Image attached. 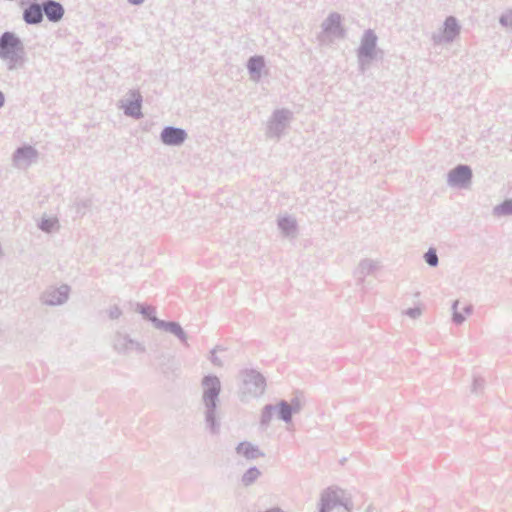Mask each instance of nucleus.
Listing matches in <instances>:
<instances>
[{"mask_svg":"<svg viewBox=\"0 0 512 512\" xmlns=\"http://www.w3.org/2000/svg\"><path fill=\"white\" fill-rule=\"evenodd\" d=\"M342 505L340 494L328 488L321 494L319 512H330L337 506Z\"/></svg>","mask_w":512,"mask_h":512,"instance_id":"f3484780","label":"nucleus"},{"mask_svg":"<svg viewBox=\"0 0 512 512\" xmlns=\"http://www.w3.org/2000/svg\"><path fill=\"white\" fill-rule=\"evenodd\" d=\"M154 328L167 332L173 336H175L181 344L185 347L189 346L188 343V334L185 332L183 327L179 322L176 321H165L159 318H155L153 321Z\"/></svg>","mask_w":512,"mask_h":512,"instance_id":"9d476101","label":"nucleus"},{"mask_svg":"<svg viewBox=\"0 0 512 512\" xmlns=\"http://www.w3.org/2000/svg\"><path fill=\"white\" fill-rule=\"evenodd\" d=\"M145 0H128L132 5H141Z\"/></svg>","mask_w":512,"mask_h":512,"instance_id":"a19ab883","label":"nucleus"},{"mask_svg":"<svg viewBox=\"0 0 512 512\" xmlns=\"http://www.w3.org/2000/svg\"><path fill=\"white\" fill-rule=\"evenodd\" d=\"M290 405V408H291V411L294 413V414H297L301 411L302 409V403L300 401L299 398L297 397H294L291 402L289 403Z\"/></svg>","mask_w":512,"mask_h":512,"instance_id":"e433bc0d","label":"nucleus"},{"mask_svg":"<svg viewBox=\"0 0 512 512\" xmlns=\"http://www.w3.org/2000/svg\"><path fill=\"white\" fill-rule=\"evenodd\" d=\"M260 475L261 472L257 467H251L242 475V484L244 486H250L260 477Z\"/></svg>","mask_w":512,"mask_h":512,"instance_id":"cd10ccee","label":"nucleus"},{"mask_svg":"<svg viewBox=\"0 0 512 512\" xmlns=\"http://www.w3.org/2000/svg\"><path fill=\"white\" fill-rule=\"evenodd\" d=\"M276 412L275 405L267 404L263 407L261 418H260V425L264 428L268 427L270 424L273 414Z\"/></svg>","mask_w":512,"mask_h":512,"instance_id":"bb28decb","label":"nucleus"},{"mask_svg":"<svg viewBox=\"0 0 512 512\" xmlns=\"http://www.w3.org/2000/svg\"><path fill=\"white\" fill-rule=\"evenodd\" d=\"M218 349H220V348L215 347L214 349L211 350L209 359L214 366L223 367V365H224L223 361L216 355V351Z\"/></svg>","mask_w":512,"mask_h":512,"instance_id":"c9c22d12","label":"nucleus"},{"mask_svg":"<svg viewBox=\"0 0 512 512\" xmlns=\"http://www.w3.org/2000/svg\"><path fill=\"white\" fill-rule=\"evenodd\" d=\"M23 21L28 25H38L44 19L42 4L30 3L22 13Z\"/></svg>","mask_w":512,"mask_h":512,"instance_id":"a211bd4d","label":"nucleus"},{"mask_svg":"<svg viewBox=\"0 0 512 512\" xmlns=\"http://www.w3.org/2000/svg\"><path fill=\"white\" fill-rule=\"evenodd\" d=\"M377 39V35L372 29L364 31L360 46L357 50V55L360 61H362L363 58L368 60L374 59Z\"/></svg>","mask_w":512,"mask_h":512,"instance_id":"9b49d317","label":"nucleus"},{"mask_svg":"<svg viewBox=\"0 0 512 512\" xmlns=\"http://www.w3.org/2000/svg\"><path fill=\"white\" fill-rule=\"evenodd\" d=\"M472 177L471 167L459 164L448 172L447 184L450 187L467 188L471 184Z\"/></svg>","mask_w":512,"mask_h":512,"instance_id":"0eeeda50","label":"nucleus"},{"mask_svg":"<svg viewBox=\"0 0 512 512\" xmlns=\"http://www.w3.org/2000/svg\"><path fill=\"white\" fill-rule=\"evenodd\" d=\"M39 157L38 151L31 145L18 147L12 155L13 166L20 170H25L36 163Z\"/></svg>","mask_w":512,"mask_h":512,"instance_id":"423d86ee","label":"nucleus"},{"mask_svg":"<svg viewBox=\"0 0 512 512\" xmlns=\"http://www.w3.org/2000/svg\"><path fill=\"white\" fill-rule=\"evenodd\" d=\"M239 399L247 402L252 398L262 396L266 390L265 377L255 369H243L239 373Z\"/></svg>","mask_w":512,"mask_h":512,"instance_id":"f03ea898","label":"nucleus"},{"mask_svg":"<svg viewBox=\"0 0 512 512\" xmlns=\"http://www.w3.org/2000/svg\"><path fill=\"white\" fill-rule=\"evenodd\" d=\"M201 388V402L204 407L206 429L210 434L217 435L220 432L218 406L220 402L221 381L216 375H206L201 380Z\"/></svg>","mask_w":512,"mask_h":512,"instance_id":"f257e3e1","label":"nucleus"},{"mask_svg":"<svg viewBox=\"0 0 512 512\" xmlns=\"http://www.w3.org/2000/svg\"><path fill=\"white\" fill-rule=\"evenodd\" d=\"M377 267L378 265L376 261L364 259L360 261V263L358 264L355 270V276L358 278L360 282H363L364 278L367 275L372 274L377 269Z\"/></svg>","mask_w":512,"mask_h":512,"instance_id":"4be33fe9","label":"nucleus"},{"mask_svg":"<svg viewBox=\"0 0 512 512\" xmlns=\"http://www.w3.org/2000/svg\"><path fill=\"white\" fill-rule=\"evenodd\" d=\"M459 300H455L452 304V320L455 324L461 325L465 321V316L458 311Z\"/></svg>","mask_w":512,"mask_h":512,"instance_id":"2f4dec72","label":"nucleus"},{"mask_svg":"<svg viewBox=\"0 0 512 512\" xmlns=\"http://www.w3.org/2000/svg\"><path fill=\"white\" fill-rule=\"evenodd\" d=\"M484 388V379L481 377H474L471 392L479 394Z\"/></svg>","mask_w":512,"mask_h":512,"instance_id":"72a5a7b5","label":"nucleus"},{"mask_svg":"<svg viewBox=\"0 0 512 512\" xmlns=\"http://www.w3.org/2000/svg\"><path fill=\"white\" fill-rule=\"evenodd\" d=\"M460 25L454 16H448L440 33H434L432 40L434 44L451 43L460 33Z\"/></svg>","mask_w":512,"mask_h":512,"instance_id":"1a4fd4ad","label":"nucleus"},{"mask_svg":"<svg viewBox=\"0 0 512 512\" xmlns=\"http://www.w3.org/2000/svg\"><path fill=\"white\" fill-rule=\"evenodd\" d=\"M136 312L140 313L145 319L149 320L152 324L156 317V309L153 306L138 303Z\"/></svg>","mask_w":512,"mask_h":512,"instance_id":"c85d7f7f","label":"nucleus"},{"mask_svg":"<svg viewBox=\"0 0 512 512\" xmlns=\"http://www.w3.org/2000/svg\"><path fill=\"white\" fill-rule=\"evenodd\" d=\"M265 66V61L263 56L255 55L248 59L247 69L251 75V79L255 82L260 80L261 71Z\"/></svg>","mask_w":512,"mask_h":512,"instance_id":"412c9836","label":"nucleus"},{"mask_svg":"<svg viewBox=\"0 0 512 512\" xmlns=\"http://www.w3.org/2000/svg\"><path fill=\"white\" fill-rule=\"evenodd\" d=\"M143 103V97L139 90L130 89L122 98L118 101L117 106L123 110L124 114L134 119H140L143 117L141 111Z\"/></svg>","mask_w":512,"mask_h":512,"instance_id":"39448f33","label":"nucleus"},{"mask_svg":"<svg viewBox=\"0 0 512 512\" xmlns=\"http://www.w3.org/2000/svg\"><path fill=\"white\" fill-rule=\"evenodd\" d=\"M463 311L466 315H471L473 312V306L471 304H467L465 307H463Z\"/></svg>","mask_w":512,"mask_h":512,"instance_id":"58836bf2","label":"nucleus"},{"mask_svg":"<svg viewBox=\"0 0 512 512\" xmlns=\"http://www.w3.org/2000/svg\"><path fill=\"white\" fill-rule=\"evenodd\" d=\"M279 229L287 237H294L297 231L296 219L291 216L280 217L277 221Z\"/></svg>","mask_w":512,"mask_h":512,"instance_id":"5701e85b","label":"nucleus"},{"mask_svg":"<svg viewBox=\"0 0 512 512\" xmlns=\"http://www.w3.org/2000/svg\"><path fill=\"white\" fill-rule=\"evenodd\" d=\"M293 120V112L286 108L273 111L267 122L266 136L270 139L280 140L285 134V130L290 126Z\"/></svg>","mask_w":512,"mask_h":512,"instance_id":"7ed1b4c3","label":"nucleus"},{"mask_svg":"<svg viewBox=\"0 0 512 512\" xmlns=\"http://www.w3.org/2000/svg\"><path fill=\"white\" fill-rule=\"evenodd\" d=\"M43 13L50 22L57 23L62 20L65 10L63 5L55 0H48L42 4Z\"/></svg>","mask_w":512,"mask_h":512,"instance_id":"6ab92c4d","label":"nucleus"},{"mask_svg":"<svg viewBox=\"0 0 512 512\" xmlns=\"http://www.w3.org/2000/svg\"><path fill=\"white\" fill-rule=\"evenodd\" d=\"M423 257L427 265L430 267H436L439 264V258L435 248H429Z\"/></svg>","mask_w":512,"mask_h":512,"instance_id":"7c9ffc66","label":"nucleus"},{"mask_svg":"<svg viewBox=\"0 0 512 512\" xmlns=\"http://www.w3.org/2000/svg\"><path fill=\"white\" fill-rule=\"evenodd\" d=\"M92 200L90 198H77L73 202L71 208L75 211L77 216H84L91 208Z\"/></svg>","mask_w":512,"mask_h":512,"instance_id":"393cba45","label":"nucleus"},{"mask_svg":"<svg viewBox=\"0 0 512 512\" xmlns=\"http://www.w3.org/2000/svg\"><path fill=\"white\" fill-rule=\"evenodd\" d=\"M187 138V132L175 126H165L160 133V140L166 146L179 147Z\"/></svg>","mask_w":512,"mask_h":512,"instance_id":"f8f14e48","label":"nucleus"},{"mask_svg":"<svg viewBox=\"0 0 512 512\" xmlns=\"http://www.w3.org/2000/svg\"><path fill=\"white\" fill-rule=\"evenodd\" d=\"M499 23L505 28L512 29V9L507 10L499 18Z\"/></svg>","mask_w":512,"mask_h":512,"instance_id":"473e14b6","label":"nucleus"},{"mask_svg":"<svg viewBox=\"0 0 512 512\" xmlns=\"http://www.w3.org/2000/svg\"><path fill=\"white\" fill-rule=\"evenodd\" d=\"M404 313L412 319H417L421 316L422 311L419 307H414L408 308Z\"/></svg>","mask_w":512,"mask_h":512,"instance_id":"4c0bfd02","label":"nucleus"},{"mask_svg":"<svg viewBox=\"0 0 512 512\" xmlns=\"http://www.w3.org/2000/svg\"><path fill=\"white\" fill-rule=\"evenodd\" d=\"M107 314L111 320H116L122 315V310L117 305H112L107 309Z\"/></svg>","mask_w":512,"mask_h":512,"instance_id":"f704fd0d","label":"nucleus"},{"mask_svg":"<svg viewBox=\"0 0 512 512\" xmlns=\"http://www.w3.org/2000/svg\"><path fill=\"white\" fill-rule=\"evenodd\" d=\"M113 350L123 356H128L131 351L138 354L147 352L145 344L137 339L132 338L128 333L117 330L112 337Z\"/></svg>","mask_w":512,"mask_h":512,"instance_id":"20e7f679","label":"nucleus"},{"mask_svg":"<svg viewBox=\"0 0 512 512\" xmlns=\"http://www.w3.org/2000/svg\"><path fill=\"white\" fill-rule=\"evenodd\" d=\"M493 215L497 217L512 215V198L506 199L493 208Z\"/></svg>","mask_w":512,"mask_h":512,"instance_id":"a878e982","label":"nucleus"},{"mask_svg":"<svg viewBox=\"0 0 512 512\" xmlns=\"http://www.w3.org/2000/svg\"><path fill=\"white\" fill-rule=\"evenodd\" d=\"M0 60L6 62V68L10 72L22 69L27 62L25 48L10 51L0 57Z\"/></svg>","mask_w":512,"mask_h":512,"instance_id":"ddd939ff","label":"nucleus"},{"mask_svg":"<svg viewBox=\"0 0 512 512\" xmlns=\"http://www.w3.org/2000/svg\"><path fill=\"white\" fill-rule=\"evenodd\" d=\"M0 60L6 62V68L10 72L22 69L27 62L25 48L10 51L0 57Z\"/></svg>","mask_w":512,"mask_h":512,"instance_id":"4468645a","label":"nucleus"},{"mask_svg":"<svg viewBox=\"0 0 512 512\" xmlns=\"http://www.w3.org/2000/svg\"><path fill=\"white\" fill-rule=\"evenodd\" d=\"M236 453L249 460L264 456V453L258 448V446L247 441L240 442L237 445Z\"/></svg>","mask_w":512,"mask_h":512,"instance_id":"aec40b11","label":"nucleus"},{"mask_svg":"<svg viewBox=\"0 0 512 512\" xmlns=\"http://www.w3.org/2000/svg\"><path fill=\"white\" fill-rule=\"evenodd\" d=\"M69 293L70 287L66 284L60 287H49L42 293L40 300L47 306H60L67 302Z\"/></svg>","mask_w":512,"mask_h":512,"instance_id":"6e6552de","label":"nucleus"},{"mask_svg":"<svg viewBox=\"0 0 512 512\" xmlns=\"http://www.w3.org/2000/svg\"><path fill=\"white\" fill-rule=\"evenodd\" d=\"M363 512H373L372 505L367 506V508Z\"/></svg>","mask_w":512,"mask_h":512,"instance_id":"79ce46f5","label":"nucleus"},{"mask_svg":"<svg viewBox=\"0 0 512 512\" xmlns=\"http://www.w3.org/2000/svg\"><path fill=\"white\" fill-rule=\"evenodd\" d=\"M38 227L43 232L51 233L53 230H55L59 227L58 219L55 217H53V218L43 217L41 219V221L39 222Z\"/></svg>","mask_w":512,"mask_h":512,"instance_id":"c756f323","label":"nucleus"},{"mask_svg":"<svg viewBox=\"0 0 512 512\" xmlns=\"http://www.w3.org/2000/svg\"><path fill=\"white\" fill-rule=\"evenodd\" d=\"M342 16L337 12H332L323 21L322 29L324 32L331 34L337 38H343L345 36V30L342 27Z\"/></svg>","mask_w":512,"mask_h":512,"instance_id":"2eb2a0df","label":"nucleus"},{"mask_svg":"<svg viewBox=\"0 0 512 512\" xmlns=\"http://www.w3.org/2000/svg\"><path fill=\"white\" fill-rule=\"evenodd\" d=\"M19 49H23V42L14 32L5 31L0 35V57Z\"/></svg>","mask_w":512,"mask_h":512,"instance_id":"dca6fc26","label":"nucleus"},{"mask_svg":"<svg viewBox=\"0 0 512 512\" xmlns=\"http://www.w3.org/2000/svg\"><path fill=\"white\" fill-rule=\"evenodd\" d=\"M5 104V95L4 93L0 90V109L4 106Z\"/></svg>","mask_w":512,"mask_h":512,"instance_id":"ea45409f","label":"nucleus"},{"mask_svg":"<svg viewBox=\"0 0 512 512\" xmlns=\"http://www.w3.org/2000/svg\"><path fill=\"white\" fill-rule=\"evenodd\" d=\"M275 407L277 417L280 420L284 421L285 423H290L292 421L294 413L291 411L289 402L281 400L277 405H275Z\"/></svg>","mask_w":512,"mask_h":512,"instance_id":"b1692460","label":"nucleus"}]
</instances>
